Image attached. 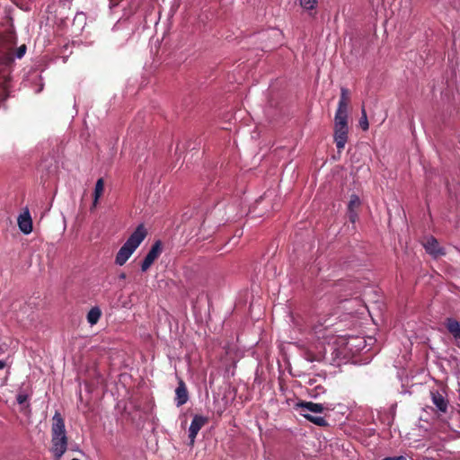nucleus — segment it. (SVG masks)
Here are the masks:
<instances>
[{
	"mask_svg": "<svg viewBox=\"0 0 460 460\" xmlns=\"http://www.w3.org/2000/svg\"><path fill=\"white\" fill-rule=\"evenodd\" d=\"M348 217L351 223H355L358 218V214L357 211H349L348 210Z\"/></svg>",
	"mask_w": 460,
	"mask_h": 460,
	"instance_id": "20",
	"label": "nucleus"
},
{
	"mask_svg": "<svg viewBox=\"0 0 460 460\" xmlns=\"http://www.w3.org/2000/svg\"><path fill=\"white\" fill-rule=\"evenodd\" d=\"M104 190V181L102 178L97 180L94 191H93V201L91 207V210L94 209L98 204L99 199L102 195Z\"/></svg>",
	"mask_w": 460,
	"mask_h": 460,
	"instance_id": "13",
	"label": "nucleus"
},
{
	"mask_svg": "<svg viewBox=\"0 0 460 460\" xmlns=\"http://www.w3.org/2000/svg\"><path fill=\"white\" fill-rule=\"evenodd\" d=\"M359 125L363 130H367L369 128L367 112L364 107L361 109V118L359 119Z\"/></svg>",
	"mask_w": 460,
	"mask_h": 460,
	"instance_id": "16",
	"label": "nucleus"
},
{
	"mask_svg": "<svg viewBox=\"0 0 460 460\" xmlns=\"http://www.w3.org/2000/svg\"><path fill=\"white\" fill-rule=\"evenodd\" d=\"M51 426V452L55 460H60L67 449L68 438L66 437L65 420L61 414L55 412Z\"/></svg>",
	"mask_w": 460,
	"mask_h": 460,
	"instance_id": "3",
	"label": "nucleus"
},
{
	"mask_svg": "<svg viewBox=\"0 0 460 460\" xmlns=\"http://www.w3.org/2000/svg\"><path fill=\"white\" fill-rule=\"evenodd\" d=\"M18 226L24 234H29L32 232V219L28 209L20 214L17 219Z\"/></svg>",
	"mask_w": 460,
	"mask_h": 460,
	"instance_id": "9",
	"label": "nucleus"
},
{
	"mask_svg": "<svg viewBox=\"0 0 460 460\" xmlns=\"http://www.w3.org/2000/svg\"><path fill=\"white\" fill-rule=\"evenodd\" d=\"M431 399H432L433 404L438 408V410L440 412H443V413L447 412L448 402H447V400L445 399V397L440 393H438V391L431 392Z\"/></svg>",
	"mask_w": 460,
	"mask_h": 460,
	"instance_id": "12",
	"label": "nucleus"
},
{
	"mask_svg": "<svg viewBox=\"0 0 460 460\" xmlns=\"http://www.w3.org/2000/svg\"><path fill=\"white\" fill-rule=\"evenodd\" d=\"M360 205H361V201H360V199L358 198V195L356 194H352L350 196V199H349V202L348 204V210L349 211H357L360 208Z\"/></svg>",
	"mask_w": 460,
	"mask_h": 460,
	"instance_id": "15",
	"label": "nucleus"
},
{
	"mask_svg": "<svg viewBox=\"0 0 460 460\" xmlns=\"http://www.w3.org/2000/svg\"><path fill=\"white\" fill-rule=\"evenodd\" d=\"M383 460H407V459L404 456H394V457H386V458H384Z\"/></svg>",
	"mask_w": 460,
	"mask_h": 460,
	"instance_id": "21",
	"label": "nucleus"
},
{
	"mask_svg": "<svg viewBox=\"0 0 460 460\" xmlns=\"http://www.w3.org/2000/svg\"><path fill=\"white\" fill-rule=\"evenodd\" d=\"M424 247L427 252L434 255L435 257L445 254V252L439 246L438 242L434 237L428 238L427 242L424 244Z\"/></svg>",
	"mask_w": 460,
	"mask_h": 460,
	"instance_id": "11",
	"label": "nucleus"
},
{
	"mask_svg": "<svg viewBox=\"0 0 460 460\" xmlns=\"http://www.w3.org/2000/svg\"><path fill=\"white\" fill-rule=\"evenodd\" d=\"M163 251V243L160 240L155 241L146 255L144 261L141 263V270L146 271L155 260L161 255Z\"/></svg>",
	"mask_w": 460,
	"mask_h": 460,
	"instance_id": "6",
	"label": "nucleus"
},
{
	"mask_svg": "<svg viewBox=\"0 0 460 460\" xmlns=\"http://www.w3.org/2000/svg\"><path fill=\"white\" fill-rule=\"evenodd\" d=\"M445 326L448 332L455 338L457 346L458 341H460V323L455 318L448 317L445 321Z\"/></svg>",
	"mask_w": 460,
	"mask_h": 460,
	"instance_id": "10",
	"label": "nucleus"
},
{
	"mask_svg": "<svg viewBox=\"0 0 460 460\" xmlns=\"http://www.w3.org/2000/svg\"><path fill=\"white\" fill-rule=\"evenodd\" d=\"M28 394H23V393H19L16 396V401L17 402L22 405V406H25V407H29V403H28Z\"/></svg>",
	"mask_w": 460,
	"mask_h": 460,
	"instance_id": "18",
	"label": "nucleus"
},
{
	"mask_svg": "<svg viewBox=\"0 0 460 460\" xmlns=\"http://www.w3.org/2000/svg\"><path fill=\"white\" fill-rule=\"evenodd\" d=\"M300 4L306 10H313L317 4V0H300Z\"/></svg>",
	"mask_w": 460,
	"mask_h": 460,
	"instance_id": "17",
	"label": "nucleus"
},
{
	"mask_svg": "<svg viewBox=\"0 0 460 460\" xmlns=\"http://www.w3.org/2000/svg\"><path fill=\"white\" fill-rule=\"evenodd\" d=\"M101 316H102L101 309L98 306H94V307L91 308V310L87 314V316H86L87 322L91 325H94L99 322Z\"/></svg>",
	"mask_w": 460,
	"mask_h": 460,
	"instance_id": "14",
	"label": "nucleus"
},
{
	"mask_svg": "<svg viewBox=\"0 0 460 460\" xmlns=\"http://www.w3.org/2000/svg\"><path fill=\"white\" fill-rule=\"evenodd\" d=\"M26 50H27V47L25 44H22L21 45L18 49H17V51H16V57L18 58H22L25 53H26Z\"/></svg>",
	"mask_w": 460,
	"mask_h": 460,
	"instance_id": "19",
	"label": "nucleus"
},
{
	"mask_svg": "<svg viewBox=\"0 0 460 460\" xmlns=\"http://www.w3.org/2000/svg\"><path fill=\"white\" fill-rule=\"evenodd\" d=\"M4 367H5V363L4 361L0 360V370L4 369Z\"/></svg>",
	"mask_w": 460,
	"mask_h": 460,
	"instance_id": "23",
	"label": "nucleus"
},
{
	"mask_svg": "<svg viewBox=\"0 0 460 460\" xmlns=\"http://www.w3.org/2000/svg\"><path fill=\"white\" fill-rule=\"evenodd\" d=\"M72 460H79V459H77V458H73Z\"/></svg>",
	"mask_w": 460,
	"mask_h": 460,
	"instance_id": "24",
	"label": "nucleus"
},
{
	"mask_svg": "<svg viewBox=\"0 0 460 460\" xmlns=\"http://www.w3.org/2000/svg\"><path fill=\"white\" fill-rule=\"evenodd\" d=\"M146 234L147 232L144 225H139L119 250L115 258V263L119 266L124 265L144 241Z\"/></svg>",
	"mask_w": 460,
	"mask_h": 460,
	"instance_id": "4",
	"label": "nucleus"
},
{
	"mask_svg": "<svg viewBox=\"0 0 460 460\" xmlns=\"http://www.w3.org/2000/svg\"><path fill=\"white\" fill-rule=\"evenodd\" d=\"M127 278V274L125 272H121L119 275V279H125Z\"/></svg>",
	"mask_w": 460,
	"mask_h": 460,
	"instance_id": "22",
	"label": "nucleus"
},
{
	"mask_svg": "<svg viewBox=\"0 0 460 460\" xmlns=\"http://www.w3.org/2000/svg\"><path fill=\"white\" fill-rule=\"evenodd\" d=\"M350 102L349 91L341 88V96L334 117V142L339 152L344 149L348 141V109Z\"/></svg>",
	"mask_w": 460,
	"mask_h": 460,
	"instance_id": "2",
	"label": "nucleus"
},
{
	"mask_svg": "<svg viewBox=\"0 0 460 460\" xmlns=\"http://www.w3.org/2000/svg\"><path fill=\"white\" fill-rule=\"evenodd\" d=\"M189 400V393L185 382L179 378L178 386L175 389V402L177 407L185 404Z\"/></svg>",
	"mask_w": 460,
	"mask_h": 460,
	"instance_id": "8",
	"label": "nucleus"
},
{
	"mask_svg": "<svg viewBox=\"0 0 460 460\" xmlns=\"http://www.w3.org/2000/svg\"><path fill=\"white\" fill-rule=\"evenodd\" d=\"M16 45L13 31H6L0 35V105L9 97L10 66L13 63V49Z\"/></svg>",
	"mask_w": 460,
	"mask_h": 460,
	"instance_id": "1",
	"label": "nucleus"
},
{
	"mask_svg": "<svg viewBox=\"0 0 460 460\" xmlns=\"http://www.w3.org/2000/svg\"><path fill=\"white\" fill-rule=\"evenodd\" d=\"M208 422V419L201 415H195L189 428V438H190V446H193L195 443V438L199 433V431L205 426Z\"/></svg>",
	"mask_w": 460,
	"mask_h": 460,
	"instance_id": "7",
	"label": "nucleus"
},
{
	"mask_svg": "<svg viewBox=\"0 0 460 460\" xmlns=\"http://www.w3.org/2000/svg\"><path fill=\"white\" fill-rule=\"evenodd\" d=\"M296 409L299 410L301 415L312 423L319 427H326L328 425V422L323 417L314 416L308 413V411L315 413L322 412L324 409L323 404L313 402H300L296 403Z\"/></svg>",
	"mask_w": 460,
	"mask_h": 460,
	"instance_id": "5",
	"label": "nucleus"
}]
</instances>
